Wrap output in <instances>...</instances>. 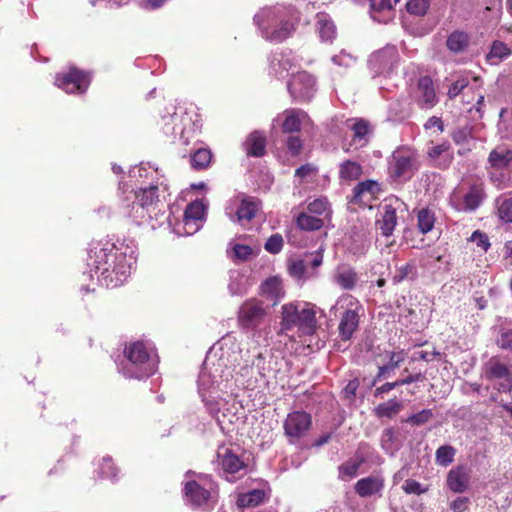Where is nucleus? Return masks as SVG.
<instances>
[{
    "mask_svg": "<svg viewBox=\"0 0 512 512\" xmlns=\"http://www.w3.org/2000/svg\"><path fill=\"white\" fill-rule=\"evenodd\" d=\"M232 380V370L227 365L223 354L217 357L216 353H208L198 377V394L207 412L219 425L222 424L219 413L227 403L224 395L231 392Z\"/></svg>",
    "mask_w": 512,
    "mask_h": 512,
    "instance_id": "f257e3e1",
    "label": "nucleus"
},
{
    "mask_svg": "<svg viewBox=\"0 0 512 512\" xmlns=\"http://www.w3.org/2000/svg\"><path fill=\"white\" fill-rule=\"evenodd\" d=\"M136 263L135 251L126 246L94 247L89 251L87 266L90 277L93 273L99 274L106 286L116 287L122 285L131 273Z\"/></svg>",
    "mask_w": 512,
    "mask_h": 512,
    "instance_id": "f03ea898",
    "label": "nucleus"
},
{
    "mask_svg": "<svg viewBox=\"0 0 512 512\" xmlns=\"http://www.w3.org/2000/svg\"><path fill=\"white\" fill-rule=\"evenodd\" d=\"M297 20V11L291 5L265 7L254 16L262 37L275 43L286 40L292 34Z\"/></svg>",
    "mask_w": 512,
    "mask_h": 512,
    "instance_id": "7ed1b4c3",
    "label": "nucleus"
},
{
    "mask_svg": "<svg viewBox=\"0 0 512 512\" xmlns=\"http://www.w3.org/2000/svg\"><path fill=\"white\" fill-rule=\"evenodd\" d=\"M184 499L192 507L212 508L217 501L218 485L210 475L191 470L185 474Z\"/></svg>",
    "mask_w": 512,
    "mask_h": 512,
    "instance_id": "20e7f679",
    "label": "nucleus"
},
{
    "mask_svg": "<svg viewBox=\"0 0 512 512\" xmlns=\"http://www.w3.org/2000/svg\"><path fill=\"white\" fill-rule=\"evenodd\" d=\"M127 362L122 367L126 378L144 379L153 375L157 369V359L142 342L130 343L125 349Z\"/></svg>",
    "mask_w": 512,
    "mask_h": 512,
    "instance_id": "39448f33",
    "label": "nucleus"
},
{
    "mask_svg": "<svg viewBox=\"0 0 512 512\" xmlns=\"http://www.w3.org/2000/svg\"><path fill=\"white\" fill-rule=\"evenodd\" d=\"M158 188V184H151L148 187H141L139 190L124 191L127 215L138 223L152 219V212L156 210L159 203Z\"/></svg>",
    "mask_w": 512,
    "mask_h": 512,
    "instance_id": "423d86ee",
    "label": "nucleus"
},
{
    "mask_svg": "<svg viewBox=\"0 0 512 512\" xmlns=\"http://www.w3.org/2000/svg\"><path fill=\"white\" fill-rule=\"evenodd\" d=\"M295 327L305 335L314 333L316 328L315 311L308 304L283 305L281 331H289Z\"/></svg>",
    "mask_w": 512,
    "mask_h": 512,
    "instance_id": "0eeeda50",
    "label": "nucleus"
},
{
    "mask_svg": "<svg viewBox=\"0 0 512 512\" xmlns=\"http://www.w3.org/2000/svg\"><path fill=\"white\" fill-rule=\"evenodd\" d=\"M339 309H345L339 323V335L342 340L351 339L353 333L359 326L360 315L363 312L361 303L350 294L341 295L335 305L331 307L330 312L336 316Z\"/></svg>",
    "mask_w": 512,
    "mask_h": 512,
    "instance_id": "6e6552de",
    "label": "nucleus"
},
{
    "mask_svg": "<svg viewBox=\"0 0 512 512\" xmlns=\"http://www.w3.org/2000/svg\"><path fill=\"white\" fill-rule=\"evenodd\" d=\"M417 169V154L409 147H398L388 159V175L394 182L410 180Z\"/></svg>",
    "mask_w": 512,
    "mask_h": 512,
    "instance_id": "1a4fd4ad",
    "label": "nucleus"
},
{
    "mask_svg": "<svg viewBox=\"0 0 512 512\" xmlns=\"http://www.w3.org/2000/svg\"><path fill=\"white\" fill-rule=\"evenodd\" d=\"M268 309L262 301L250 298L244 301L237 312V323L241 330L256 334L258 330L266 326Z\"/></svg>",
    "mask_w": 512,
    "mask_h": 512,
    "instance_id": "9d476101",
    "label": "nucleus"
},
{
    "mask_svg": "<svg viewBox=\"0 0 512 512\" xmlns=\"http://www.w3.org/2000/svg\"><path fill=\"white\" fill-rule=\"evenodd\" d=\"M400 61L399 52L394 45H387L384 48L372 53L368 59L369 69L377 75H390L398 66Z\"/></svg>",
    "mask_w": 512,
    "mask_h": 512,
    "instance_id": "9b49d317",
    "label": "nucleus"
},
{
    "mask_svg": "<svg viewBox=\"0 0 512 512\" xmlns=\"http://www.w3.org/2000/svg\"><path fill=\"white\" fill-rule=\"evenodd\" d=\"M483 377L488 381H497L494 388L499 392H508L512 390V373L507 365L498 358L492 357L483 367Z\"/></svg>",
    "mask_w": 512,
    "mask_h": 512,
    "instance_id": "f8f14e48",
    "label": "nucleus"
},
{
    "mask_svg": "<svg viewBox=\"0 0 512 512\" xmlns=\"http://www.w3.org/2000/svg\"><path fill=\"white\" fill-rule=\"evenodd\" d=\"M288 91L294 100L298 102L310 101L316 93V79L306 71L293 74L287 84Z\"/></svg>",
    "mask_w": 512,
    "mask_h": 512,
    "instance_id": "ddd939ff",
    "label": "nucleus"
},
{
    "mask_svg": "<svg viewBox=\"0 0 512 512\" xmlns=\"http://www.w3.org/2000/svg\"><path fill=\"white\" fill-rule=\"evenodd\" d=\"M89 73L70 67L67 73H59L56 76L55 84L66 93H84L90 85Z\"/></svg>",
    "mask_w": 512,
    "mask_h": 512,
    "instance_id": "4468645a",
    "label": "nucleus"
},
{
    "mask_svg": "<svg viewBox=\"0 0 512 512\" xmlns=\"http://www.w3.org/2000/svg\"><path fill=\"white\" fill-rule=\"evenodd\" d=\"M298 64V58L293 51L275 52L270 58L269 74L278 79L284 78L289 74L293 76Z\"/></svg>",
    "mask_w": 512,
    "mask_h": 512,
    "instance_id": "2eb2a0df",
    "label": "nucleus"
},
{
    "mask_svg": "<svg viewBox=\"0 0 512 512\" xmlns=\"http://www.w3.org/2000/svg\"><path fill=\"white\" fill-rule=\"evenodd\" d=\"M312 424L311 415L304 411H293L284 422L285 435L291 439H300L309 431Z\"/></svg>",
    "mask_w": 512,
    "mask_h": 512,
    "instance_id": "dca6fc26",
    "label": "nucleus"
},
{
    "mask_svg": "<svg viewBox=\"0 0 512 512\" xmlns=\"http://www.w3.org/2000/svg\"><path fill=\"white\" fill-rule=\"evenodd\" d=\"M427 157L433 167L441 170L448 169L453 160L454 153L449 141H443L427 149Z\"/></svg>",
    "mask_w": 512,
    "mask_h": 512,
    "instance_id": "f3484780",
    "label": "nucleus"
},
{
    "mask_svg": "<svg viewBox=\"0 0 512 512\" xmlns=\"http://www.w3.org/2000/svg\"><path fill=\"white\" fill-rule=\"evenodd\" d=\"M259 208L260 202L256 198L244 197L235 213L229 207L225 209V213L231 221L244 225L245 222H250L256 216Z\"/></svg>",
    "mask_w": 512,
    "mask_h": 512,
    "instance_id": "a211bd4d",
    "label": "nucleus"
},
{
    "mask_svg": "<svg viewBox=\"0 0 512 512\" xmlns=\"http://www.w3.org/2000/svg\"><path fill=\"white\" fill-rule=\"evenodd\" d=\"M486 193L482 183L473 184L469 187L468 191L463 195L462 201L458 203L455 208L458 211L473 212L485 200Z\"/></svg>",
    "mask_w": 512,
    "mask_h": 512,
    "instance_id": "6ab92c4d",
    "label": "nucleus"
},
{
    "mask_svg": "<svg viewBox=\"0 0 512 512\" xmlns=\"http://www.w3.org/2000/svg\"><path fill=\"white\" fill-rule=\"evenodd\" d=\"M416 101L422 109H431L438 103L434 84L429 76H424L419 79Z\"/></svg>",
    "mask_w": 512,
    "mask_h": 512,
    "instance_id": "aec40b11",
    "label": "nucleus"
},
{
    "mask_svg": "<svg viewBox=\"0 0 512 512\" xmlns=\"http://www.w3.org/2000/svg\"><path fill=\"white\" fill-rule=\"evenodd\" d=\"M380 192V185L374 180H365L359 182L353 188L351 202L359 205L368 206Z\"/></svg>",
    "mask_w": 512,
    "mask_h": 512,
    "instance_id": "412c9836",
    "label": "nucleus"
},
{
    "mask_svg": "<svg viewBox=\"0 0 512 512\" xmlns=\"http://www.w3.org/2000/svg\"><path fill=\"white\" fill-rule=\"evenodd\" d=\"M470 471L463 465L452 468L446 479L447 487L454 493H464L470 484Z\"/></svg>",
    "mask_w": 512,
    "mask_h": 512,
    "instance_id": "4be33fe9",
    "label": "nucleus"
},
{
    "mask_svg": "<svg viewBox=\"0 0 512 512\" xmlns=\"http://www.w3.org/2000/svg\"><path fill=\"white\" fill-rule=\"evenodd\" d=\"M354 489L362 498L381 497L384 489V479L380 476H368L358 480Z\"/></svg>",
    "mask_w": 512,
    "mask_h": 512,
    "instance_id": "5701e85b",
    "label": "nucleus"
},
{
    "mask_svg": "<svg viewBox=\"0 0 512 512\" xmlns=\"http://www.w3.org/2000/svg\"><path fill=\"white\" fill-rule=\"evenodd\" d=\"M205 207L202 202L194 201L190 203L184 212L183 222L185 225H193L191 229H186V234L192 235L199 230L204 218Z\"/></svg>",
    "mask_w": 512,
    "mask_h": 512,
    "instance_id": "b1692460",
    "label": "nucleus"
},
{
    "mask_svg": "<svg viewBox=\"0 0 512 512\" xmlns=\"http://www.w3.org/2000/svg\"><path fill=\"white\" fill-rule=\"evenodd\" d=\"M359 281L357 272L348 266H339L333 275V282L343 290H353Z\"/></svg>",
    "mask_w": 512,
    "mask_h": 512,
    "instance_id": "393cba45",
    "label": "nucleus"
},
{
    "mask_svg": "<svg viewBox=\"0 0 512 512\" xmlns=\"http://www.w3.org/2000/svg\"><path fill=\"white\" fill-rule=\"evenodd\" d=\"M218 458L223 471L227 474H235L246 468L243 460L231 449L225 448L223 452H218Z\"/></svg>",
    "mask_w": 512,
    "mask_h": 512,
    "instance_id": "a878e982",
    "label": "nucleus"
},
{
    "mask_svg": "<svg viewBox=\"0 0 512 512\" xmlns=\"http://www.w3.org/2000/svg\"><path fill=\"white\" fill-rule=\"evenodd\" d=\"M488 163L491 169L512 168V150L505 146H498L488 156Z\"/></svg>",
    "mask_w": 512,
    "mask_h": 512,
    "instance_id": "bb28decb",
    "label": "nucleus"
},
{
    "mask_svg": "<svg viewBox=\"0 0 512 512\" xmlns=\"http://www.w3.org/2000/svg\"><path fill=\"white\" fill-rule=\"evenodd\" d=\"M397 224L396 209L391 205H384L380 212V217L376 220V225L382 235H392Z\"/></svg>",
    "mask_w": 512,
    "mask_h": 512,
    "instance_id": "cd10ccee",
    "label": "nucleus"
},
{
    "mask_svg": "<svg viewBox=\"0 0 512 512\" xmlns=\"http://www.w3.org/2000/svg\"><path fill=\"white\" fill-rule=\"evenodd\" d=\"M243 146L247 155L253 157H261L265 153V136L259 131H254L247 137Z\"/></svg>",
    "mask_w": 512,
    "mask_h": 512,
    "instance_id": "c85d7f7f",
    "label": "nucleus"
},
{
    "mask_svg": "<svg viewBox=\"0 0 512 512\" xmlns=\"http://www.w3.org/2000/svg\"><path fill=\"white\" fill-rule=\"evenodd\" d=\"M352 135V142L357 147L365 146L370 137L371 128L369 123L363 119L354 120L351 125H349Z\"/></svg>",
    "mask_w": 512,
    "mask_h": 512,
    "instance_id": "c756f323",
    "label": "nucleus"
},
{
    "mask_svg": "<svg viewBox=\"0 0 512 512\" xmlns=\"http://www.w3.org/2000/svg\"><path fill=\"white\" fill-rule=\"evenodd\" d=\"M317 30L323 42L331 43L336 37V26L327 14H317Z\"/></svg>",
    "mask_w": 512,
    "mask_h": 512,
    "instance_id": "7c9ffc66",
    "label": "nucleus"
},
{
    "mask_svg": "<svg viewBox=\"0 0 512 512\" xmlns=\"http://www.w3.org/2000/svg\"><path fill=\"white\" fill-rule=\"evenodd\" d=\"M470 43L468 33L456 30L452 32L446 40V47L454 54L464 52Z\"/></svg>",
    "mask_w": 512,
    "mask_h": 512,
    "instance_id": "2f4dec72",
    "label": "nucleus"
},
{
    "mask_svg": "<svg viewBox=\"0 0 512 512\" xmlns=\"http://www.w3.org/2000/svg\"><path fill=\"white\" fill-rule=\"evenodd\" d=\"M364 461V456L357 452L353 458H350L339 466V478L343 481H347L355 477Z\"/></svg>",
    "mask_w": 512,
    "mask_h": 512,
    "instance_id": "473e14b6",
    "label": "nucleus"
},
{
    "mask_svg": "<svg viewBox=\"0 0 512 512\" xmlns=\"http://www.w3.org/2000/svg\"><path fill=\"white\" fill-rule=\"evenodd\" d=\"M496 215L505 223H512V195L501 194L494 201Z\"/></svg>",
    "mask_w": 512,
    "mask_h": 512,
    "instance_id": "72a5a7b5",
    "label": "nucleus"
},
{
    "mask_svg": "<svg viewBox=\"0 0 512 512\" xmlns=\"http://www.w3.org/2000/svg\"><path fill=\"white\" fill-rule=\"evenodd\" d=\"M490 182L498 189L512 187V168L492 169L488 172Z\"/></svg>",
    "mask_w": 512,
    "mask_h": 512,
    "instance_id": "f704fd0d",
    "label": "nucleus"
},
{
    "mask_svg": "<svg viewBox=\"0 0 512 512\" xmlns=\"http://www.w3.org/2000/svg\"><path fill=\"white\" fill-rule=\"evenodd\" d=\"M265 499V491L262 489H253L245 493H241L237 497V505L240 508L256 507L263 503Z\"/></svg>",
    "mask_w": 512,
    "mask_h": 512,
    "instance_id": "c9c22d12",
    "label": "nucleus"
},
{
    "mask_svg": "<svg viewBox=\"0 0 512 512\" xmlns=\"http://www.w3.org/2000/svg\"><path fill=\"white\" fill-rule=\"evenodd\" d=\"M306 117L307 114L301 110L293 109L286 111V118L282 125L283 132L292 133L300 131L302 119Z\"/></svg>",
    "mask_w": 512,
    "mask_h": 512,
    "instance_id": "e433bc0d",
    "label": "nucleus"
},
{
    "mask_svg": "<svg viewBox=\"0 0 512 512\" xmlns=\"http://www.w3.org/2000/svg\"><path fill=\"white\" fill-rule=\"evenodd\" d=\"M249 287L248 279L239 271H233L230 274L228 289L231 295L239 296L247 292Z\"/></svg>",
    "mask_w": 512,
    "mask_h": 512,
    "instance_id": "4c0bfd02",
    "label": "nucleus"
},
{
    "mask_svg": "<svg viewBox=\"0 0 512 512\" xmlns=\"http://www.w3.org/2000/svg\"><path fill=\"white\" fill-rule=\"evenodd\" d=\"M362 174V166L351 160L342 162L339 166V177L343 181H353Z\"/></svg>",
    "mask_w": 512,
    "mask_h": 512,
    "instance_id": "58836bf2",
    "label": "nucleus"
},
{
    "mask_svg": "<svg viewBox=\"0 0 512 512\" xmlns=\"http://www.w3.org/2000/svg\"><path fill=\"white\" fill-rule=\"evenodd\" d=\"M511 54L510 48L501 41H494L490 52L487 55V60L490 64L496 65L503 59L507 58Z\"/></svg>",
    "mask_w": 512,
    "mask_h": 512,
    "instance_id": "ea45409f",
    "label": "nucleus"
},
{
    "mask_svg": "<svg viewBox=\"0 0 512 512\" xmlns=\"http://www.w3.org/2000/svg\"><path fill=\"white\" fill-rule=\"evenodd\" d=\"M296 224L301 230L316 231L323 227L324 221L308 213H300L296 219Z\"/></svg>",
    "mask_w": 512,
    "mask_h": 512,
    "instance_id": "a19ab883",
    "label": "nucleus"
},
{
    "mask_svg": "<svg viewBox=\"0 0 512 512\" xmlns=\"http://www.w3.org/2000/svg\"><path fill=\"white\" fill-rule=\"evenodd\" d=\"M381 447L390 455H394L400 448V444L396 437V432L393 428H387L381 435Z\"/></svg>",
    "mask_w": 512,
    "mask_h": 512,
    "instance_id": "79ce46f5",
    "label": "nucleus"
},
{
    "mask_svg": "<svg viewBox=\"0 0 512 512\" xmlns=\"http://www.w3.org/2000/svg\"><path fill=\"white\" fill-rule=\"evenodd\" d=\"M212 154L209 149L199 148L190 157V163L195 170L206 169L211 162Z\"/></svg>",
    "mask_w": 512,
    "mask_h": 512,
    "instance_id": "37998d69",
    "label": "nucleus"
},
{
    "mask_svg": "<svg viewBox=\"0 0 512 512\" xmlns=\"http://www.w3.org/2000/svg\"><path fill=\"white\" fill-rule=\"evenodd\" d=\"M495 342L500 349L512 352V327L500 324Z\"/></svg>",
    "mask_w": 512,
    "mask_h": 512,
    "instance_id": "c03bdc74",
    "label": "nucleus"
},
{
    "mask_svg": "<svg viewBox=\"0 0 512 512\" xmlns=\"http://www.w3.org/2000/svg\"><path fill=\"white\" fill-rule=\"evenodd\" d=\"M456 449L451 445H442L435 452V462L442 467L449 466L455 458Z\"/></svg>",
    "mask_w": 512,
    "mask_h": 512,
    "instance_id": "a18cd8bd",
    "label": "nucleus"
},
{
    "mask_svg": "<svg viewBox=\"0 0 512 512\" xmlns=\"http://www.w3.org/2000/svg\"><path fill=\"white\" fill-rule=\"evenodd\" d=\"M401 403L395 399H391L387 402L379 404L375 408V414L377 417L392 418L401 410Z\"/></svg>",
    "mask_w": 512,
    "mask_h": 512,
    "instance_id": "49530a36",
    "label": "nucleus"
},
{
    "mask_svg": "<svg viewBox=\"0 0 512 512\" xmlns=\"http://www.w3.org/2000/svg\"><path fill=\"white\" fill-rule=\"evenodd\" d=\"M417 226L421 233L426 234L430 232L435 224V215L429 209H421L417 213Z\"/></svg>",
    "mask_w": 512,
    "mask_h": 512,
    "instance_id": "de8ad7c7",
    "label": "nucleus"
},
{
    "mask_svg": "<svg viewBox=\"0 0 512 512\" xmlns=\"http://www.w3.org/2000/svg\"><path fill=\"white\" fill-rule=\"evenodd\" d=\"M417 275L416 266L413 263H407L403 266H400L396 269L392 281L395 284H398L407 279H413Z\"/></svg>",
    "mask_w": 512,
    "mask_h": 512,
    "instance_id": "09e8293b",
    "label": "nucleus"
},
{
    "mask_svg": "<svg viewBox=\"0 0 512 512\" xmlns=\"http://www.w3.org/2000/svg\"><path fill=\"white\" fill-rule=\"evenodd\" d=\"M281 290V282L276 277L269 278L262 284L263 293L270 296L274 303L279 299Z\"/></svg>",
    "mask_w": 512,
    "mask_h": 512,
    "instance_id": "8fccbe9b",
    "label": "nucleus"
},
{
    "mask_svg": "<svg viewBox=\"0 0 512 512\" xmlns=\"http://www.w3.org/2000/svg\"><path fill=\"white\" fill-rule=\"evenodd\" d=\"M470 78L471 77L469 73L458 75L457 79H455L449 86V98L453 99L457 97L469 85Z\"/></svg>",
    "mask_w": 512,
    "mask_h": 512,
    "instance_id": "3c124183",
    "label": "nucleus"
},
{
    "mask_svg": "<svg viewBox=\"0 0 512 512\" xmlns=\"http://www.w3.org/2000/svg\"><path fill=\"white\" fill-rule=\"evenodd\" d=\"M307 210L310 214L324 215L330 212L329 202L326 197H320L311 201Z\"/></svg>",
    "mask_w": 512,
    "mask_h": 512,
    "instance_id": "603ef678",
    "label": "nucleus"
},
{
    "mask_svg": "<svg viewBox=\"0 0 512 512\" xmlns=\"http://www.w3.org/2000/svg\"><path fill=\"white\" fill-rule=\"evenodd\" d=\"M284 245V239L281 234H272L265 242L264 249L270 254H278Z\"/></svg>",
    "mask_w": 512,
    "mask_h": 512,
    "instance_id": "864d4df0",
    "label": "nucleus"
},
{
    "mask_svg": "<svg viewBox=\"0 0 512 512\" xmlns=\"http://www.w3.org/2000/svg\"><path fill=\"white\" fill-rule=\"evenodd\" d=\"M430 6V0H410L406 4L407 11L416 16H424Z\"/></svg>",
    "mask_w": 512,
    "mask_h": 512,
    "instance_id": "5fc2aeb1",
    "label": "nucleus"
},
{
    "mask_svg": "<svg viewBox=\"0 0 512 512\" xmlns=\"http://www.w3.org/2000/svg\"><path fill=\"white\" fill-rule=\"evenodd\" d=\"M309 269L308 259H299L289 265L290 274L297 278L304 277Z\"/></svg>",
    "mask_w": 512,
    "mask_h": 512,
    "instance_id": "6e6d98bb",
    "label": "nucleus"
},
{
    "mask_svg": "<svg viewBox=\"0 0 512 512\" xmlns=\"http://www.w3.org/2000/svg\"><path fill=\"white\" fill-rule=\"evenodd\" d=\"M233 253L237 259L242 261H247L254 255H257V251H255L249 245L244 244H235L233 246Z\"/></svg>",
    "mask_w": 512,
    "mask_h": 512,
    "instance_id": "4d7b16f0",
    "label": "nucleus"
},
{
    "mask_svg": "<svg viewBox=\"0 0 512 512\" xmlns=\"http://www.w3.org/2000/svg\"><path fill=\"white\" fill-rule=\"evenodd\" d=\"M316 173L317 168L314 165L307 163L296 169L295 177L300 181H309L316 175Z\"/></svg>",
    "mask_w": 512,
    "mask_h": 512,
    "instance_id": "13d9d810",
    "label": "nucleus"
},
{
    "mask_svg": "<svg viewBox=\"0 0 512 512\" xmlns=\"http://www.w3.org/2000/svg\"><path fill=\"white\" fill-rule=\"evenodd\" d=\"M433 417V412L430 409H423L418 413L412 414L406 419V422L412 425H422L428 422Z\"/></svg>",
    "mask_w": 512,
    "mask_h": 512,
    "instance_id": "bf43d9fd",
    "label": "nucleus"
},
{
    "mask_svg": "<svg viewBox=\"0 0 512 512\" xmlns=\"http://www.w3.org/2000/svg\"><path fill=\"white\" fill-rule=\"evenodd\" d=\"M100 472L103 476L110 478L113 481L117 479V468L114 467L110 457L103 458L100 466Z\"/></svg>",
    "mask_w": 512,
    "mask_h": 512,
    "instance_id": "052dcab7",
    "label": "nucleus"
},
{
    "mask_svg": "<svg viewBox=\"0 0 512 512\" xmlns=\"http://www.w3.org/2000/svg\"><path fill=\"white\" fill-rule=\"evenodd\" d=\"M451 138L457 145L467 143L472 137L468 127L457 128L451 133Z\"/></svg>",
    "mask_w": 512,
    "mask_h": 512,
    "instance_id": "680f3d73",
    "label": "nucleus"
},
{
    "mask_svg": "<svg viewBox=\"0 0 512 512\" xmlns=\"http://www.w3.org/2000/svg\"><path fill=\"white\" fill-rule=\"evenodd\" d=\"M372 18L377 20L375 13L385 10H391L393 7L392 0H369Z\"/></svg>",
    "mask_w": 512,
    "mask_h": 512,
    "instance_id": "e2e57ef3",
    "label": "nucleus"
},
{
    "mask_svg": "<svg viewBox=\"0 0 512 512\" xmlns=\"http://www.w3.org/2000/svg\"><path fill=\"white\" fill-rule=\"evenodd\" d=\"M470 240L481 248L483 251H487L490 247L489 238L486 233L476 230L472 233Z\"/></svg>",
    "mask_w": 512,
    "mask_h": 512,
    "instance_id": "0e129e2a",
    "label": "nucleus"
},
{
    "mask_svg": "<svg viewBox=\"0 0 512 512\" xmlns=\"http://www.w3.org/2000/svg\"><path fill=\"white\" fill-rule=\"evenodd\" d=\"M407 353L404 350L392 351L388 353L389 361L386 364L392 371L400 366L405 360Z\"/></svg>",
    "mask_w": 512,
    "mask_h": 512,
    "instance_id": "69168bd1",
    "label": "nucleus"
},
{
    "mask_svg": "<svg viewBox=\"0 0 512 512\" xmlns=\"http://www.w3.org/2000/svg\"><path fill=\"white\" fill-rule=\"evenodd\" d=\"M402 488L407 494L420 495L427 491L426 488H423L422 485L414 479H407L404 482Z\"/></svg>",
    "mask_w": 512,
    "mask_h": 512,
    "instance_id": "338daca9",
    "label": "nucleus"
},
{
    "mask_svg": "<svg viewBox=\"0 0 512 512\" xmlns=\"http://www.w3.org/2000/svg\"><path fill=\"white\" fill-rule=\"evenodd\" d=\"M407 117V113L402 109L401 103L393 102L389 107V118L393 121H402Z\"/></svg>",
    "mask_w": 512,
    "mask_h": 512,
    "instance_id": "774afa93",
    "label": "nucleus"
}]
</instances>
